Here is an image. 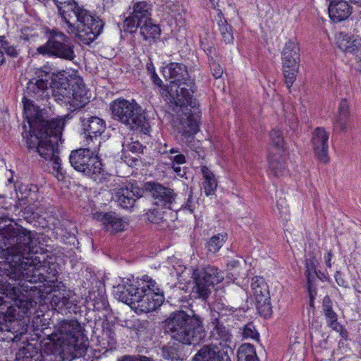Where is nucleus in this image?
I'll return each mask as SVG.
<instances>
[{
    "label": "nucleus",
    "instance_id": "32",
    "mask_svg": "<svg viewBox=\"0 0 361 361\" xmlns=\"http://www.w3.org/2000/svg\"><path fill=\"white\" fill-rule=\"evenodd\" d=\"M201 173L203 176L202 188L206 196L215 193L217 188V180L214 173L206 166H201Z\"/></svg>",
    "mask_w": 361,
    "mask_h": 361
},
{
    "label": "nucleus",
    "instance_id": "64",
    "mask_svg": "<svg viewBox=\"0 0 361 361\" xmlns=\"http://www.w3.org/2000/svg\"><path fill=\"white\" fill-rule=\"evenodd\" d=\"M146 69L149 75H152L153 73H155V68L154 66V64L152 61H149L147 63L146 65Z\"/></svg>",
    "mask_w": 361,
    "mask_h": 361
},
{
    "label": "nucleus",
    "instance_id": "21",
    "mask_svg": "<svg viewBox=\"0 0 361 361\" xmlns=\"http://www.w3.org/2000/svg\"><path fill=\"white\" fill-rule=\"evenodd\" d=\"M329 133L324 128L317 127L314 129L311 140L317 159L324 164L329 161Z\"/></svg>",
    "mask_w": 361,
    "mask_h": 361
},
{
    "label": "nucleus",
    "instance_id": "20",
    "mask_svg": "<svg viewBox=\"0 0 361 361\" xmlns=\"http://www.w3.org/2000/svg\"><path fill=\"white\" fill-rule=\"evenodd\" d=\"M46 344L44 351L39 352V348L31 343L20 348L16 353V361H59L57 356L47 349Z\"/></svg>",
    "mask_w": 361,
    "mask_h": 361
},
{
    "label": "nucleus",
    "instance_id": "9",
    "mask_svg": "<svg viewBox=\"0 0 361 361\" xmlns=\"http://www.w3.org/2000/svg\"><path fill=\"white\" fill-rule=\"evenodd\" d=\"M96 147L93 145L73 150L69 156L71 166L78 171L94 181L102 183L105 179L102 164L95 155Z\"/></svg>",
    "mask_w": 361,
    "mask_h": 361
},
{
    "label": "nucleus",
    "instance_id": "53",
    "mask_svg": "<svg viewBox=\"0 0 361 361\" xmlns=\"http://www.w3.org/2000/svg\"><path fill=\"white\" fill-rule=\"evenodd\" d=\"M286 122H287V124L291 130H295L298 127V118L295 116V114H287L286 116Z\"/></svg>",
    "mask_w": 361,
    "mask_h": 361
},
{
    "label": "nucleus",
    "instance_id": "24",
    "mask_svg": "<svg viewBox=\"0 0 361 361\" xmlns=\"http://www.w3.org/2000/svg\"><path fill=\"white\" fill-rule=\"evenodd\" d=\"M166 78L171 80V84L186 85L190 80L188 68L180 63H170L163 70Z\"/></svg>",
    "mask_w": 361,
    "mask_h": 361
},
{
    "label": "nucleus",
    "instance_id": "41",
    "mask_svg": "<svg viewBox=\"0 0 361 361\" xmlns=\"http://www.w3.org/2000/svg\"><path fill=\"white\" fill-rule=\"evenodd\" d=\"M93 295V306L94 310L100 311H108L109 308V302L106 295L102 291H99L97 296L94 293Z\"/></svg>",
    "mask_w": 361,
    "mask_h": 361
},
{
    "label": "nucleus",
    "instance_id": "55",
    "mask_svg": "<svg viewBox=\"0 0 361 361\" xmlns=\"http://www.w3.org/2000/svg\"><path fill=\"white\" fill-rule=\"evenodd\" d=\"M315 276H316V274L314 273H310V275H308L307 274H305V276L307 279V291L316 290V288L314 287Z\"/></svg>",
    "mask_w": 361,
    "mask_h": 361
},
{
    "label": "nucleus",
    "instance_id": "31",
    "mask_svg": "<svg viewBox=\"0 0 361 361\" xmlns=\"http://www.w3.org/2000/svg\"><path fill=\"white\" fill-rule=\"evenodd\" d=\"M335 41L337 47L346 53H354L360 44L359 41L344 32L336 34Z\"/></svg>",
    "mask_w": 361,
    "mask_h": 361
},
{
    "label": "nucleus",
    "instance_id": "26",
    "mask_svg": "<svg viewBox=\"0 0 361 361\" xmlns=\"http://www.w3.org/2000/svg\"><path fill=\"white\" fill-rule=\"evenodd\" d=\"M352 13V8L347 1L336 0L332 1L329 6V14L334 22H341L346 20Z\"/></svg>",
    "mask_w": 361,
    "mask_h": 361
},
{
    "label": "nucleus",
    "instance_id": "4",
    "mask_svg": "<svg viewBox=\"0 0 361 361\" xmlns=\"http://www.w3.org/2000/svg\"><path fill=\"white\" fill-rule=\"evenodd\" d=\"M15 290V286L10 285L7 281L0 279V294L13 300L6 312L0 311V339L8 342L18 341L20 337L27 331L32 305L27 296L16 298Z\"/></svg>",
    "mask_w": 361,
    "mask_h": 361
},
{
    "label": "nucleus",
    "instance_id": "19",
    "mask_svg": "<svg viewBox=\"0 0 361 361\" xmlns=\"http://www.w3.org/2000/svg\"><path fill=\"white\" fill-rule=\"evenodd\" d=\"M85 146L94 145L96 142L100 143L98 137L104 132L106 123L97 116H91L88 118H81Z\"/></svg>",
    "mask_w": 361,
    "mask_h": 361
},
{
    "label": "nucleus",
    "instance_id": "17",
    "mask_svg": "<svg viewBox=\"0 0 361 361\" xmlns=\"http://www.w3.org/2000/svg\"><path fill=\"white\" fill-rule=\"evenodd\" d=\"M174 120V126L181 134L183 140L186 143H190L195 137V135L200 130V114H177Z\"/></svg>",
    "mask_w": 361,
    "mask_h": 361
},
{
    "label": "nucleus",
    "instance_id": "42",
    "mask_svg": "<svg viewBox=\"0 0 361 361\" xmlns=\"http://www.w3.org/2000/svg\"><path fill=\"white\" fill-rule=\"evenodd\" d=\"M218 25L223 40L226 44L231 43L233 40L231 27L227 23L224 18H221L218 22Z\"/></svg>",
    "mask_w": 361,
    "mask_h": 361
},
{
    "label": "nucleus",
    "instance_id": "47",
    "mask_svg": "<svg viewBox=\"0 0 361 361\" xmlns=\"http://www.w3.org/2000/svg\"><path fill=\"white\" fill-rule=\"evenodd\" d=\"M160 209H149L145 214V218L151 223L159 224L163 219V213L159 211Z\"/></svg>",
    "mask_w": 361,
    "mask_h": 361
},
{
    "label": "nucleus",
    "instance_id": "51",
    "mask_svg": "<svg viewBox=\"0 0 361 361\" xmlns=\"http://www.w3.org/2000/svg\"><path fill=\"white\" fill-rule=\"evenodd\" d=\"M145 357L141 355H125L118 357L116 361H145Z\"/></svg>",
    "mask_w": 361,
    "mask_h": 361
},
{
    "label": "nucleus",
    "instance_id": "40",
    "mask_svg": "<svg viewBox=\"0 0 361 361\" xmlns=\"http://www.w3.org/2000/svg\"><path fill=\"white\" fill-rule=\"evenodd\" d=\"M255 302L257 311L262 317L267 318L271 315L272 307L270 302V296L262 298V300H257Z\"/></svg>",
    "mask_w": 361,
    "mask_h": 361
},
{
    "label": "nucleus",
    "instance_id": "60",
    "mask_svg": "<svg viewBox=\"0 0 361 361\" xmlns=\"http://www.w3.org/2000/svg\"><path fill=\"white\" fill-rule=\"evenodd\" d=\"M172 169L174 172L180 177H184L186 175L185 169H182L180 166L172 165Z\"/></svg>",
    "mask_w": 361,
    "mask_h": 361
},
{
    "label": "nucleus",
    "instance_id": "1",
    "mask_svg": "<svg viewBox=\"0 0 361 361\" xmlns=\"http://www.w3.org/2000/svg\"><path fill=\"white\" fill-rule=\"evenodd\" d=\"M37 233L23 228L17 223L10 224L0 230V279H5L15 286L17 298L27 296L32 305H37L34 292L41 286L28 283H44L47 276L36 269V255L42 252Z\"/></svg>",
    "mask_w": 361,
    "mask_h": 361
},
{
    "label": "nucleus",
    "instance_id": "50",
    "mask_svg": "<svg viewBox=\"0 0 361 361\" xmlns=\"http://www.w3.org/2000/svg\"><path fill=\"white\" fill-rule=\"evenodd\" d=\"M210 68L212 75L218 79L221 77L224 70L221 66L216 62L214 61L210 64Z\"/></svg>",
    "mask_w": 361,
    "mask_h": 361
},
{
    "label": "nucleus",
    "instance_id": "43",
    "mask_svg": "<svg viewBox=\"0 0 361 361\" xmlns=\"http://www.w3.org/2000/svg\"><path fill=\"white\" fill-rule=\"evenodd\" d=\"M350 126L348 114H338L334 118V130L336 132L345 131Z\"/></svg>",
    "mask_w": 361,
    "mask_h": 361
},
{
    "label": "nucleus",
    "instance_id": "56",
    "mask_svg": "<svg viewBox=\"0 0 361 361\" xmlns=\"http://www.w3.org/2000/svg\"><path fill=\"white\" fill-rule=\"evenodd\" d=\"M170 159L172 161V165H180L183 164L186 162L185 156L180 153H178L173 156H171Z\"/></svg>",
    "mask_w": 361,
    "mask_h": 361
},
{
    "label": "nucleus",
    "instance_id": "44",
    "mask_svg": "<svg viewBox=\"0 0 361 361\" xmlns=\"http://www.w3.org/2000/svg\"><path fill=\"white\" fill-rule=\"evenodd\" d=\"M241 310L240 307H238ZM238 310L237 307L227 306L222 302H216L214 305L212 311V315L214 314L216 317L221 319L224 317V311H228L229 314H233Z\"/></svg>",
    "mask_w": 361,
    "mask_h": 361
},
{
    "label": "nucleus",
    "instance_id": "15",
    "mask_svg": "<svg viewBox=\"0 0 361 361\" xmlns=\"http://www.w3.org/2000/svg\"><path fill=\"white\" fill-rule=\"evenodd\" d=\"M161 94L168 98L171 103L180 107L183 111L193 110V113H196L195 108L197 105V102L192 97L190 90L180 87L179 84H171Z\"/></svg>",
    "mask_w": 361,
    "mask_h": 361
},
{
    "label": "nucleus",
    "instance_id": "28",
    "mask_svg": "<svg viewBox=\"0 0 361 361\" xmlns=\"http://www.w3.org/2000/svg\"><path fill=\"white\" fill-rule=\"evenodd\" d=\"M269 169L271 176L279 178L284 175L286 169L283 153H275L271 149L268 157Z\"/></svg>",
    "mask_w": 361,
    "mask_h": 361
},
{
    "label": "nucleus",
    "instance_id": "33",
    "mask_svg": "<svg viewBox=\"0 0 361 361\" xmlns=\"http://www.w3.org/2000/svg\"><path fill=\"white\" fill-rule=\"evenodd\" d=\"M251 289L255 300L269 296L268 286L261 276H255L252 279Z\"/></svg>",
    "mask_w": 361,
    "mask_h": 361
},
{
    "label": "nucleus",
    "instance_id": "39",
    "mask_svg": "<svg viewBox=\"0 0 361 361\" xmlns=\"http://www.w3.org/2000/svg\"><path fill=\"white\" fill-rule=\"evenodd\" d=\"M185 195L187 196V197H185L183 201H180V198L178 197L177 211L183 210L188 212L190 214H192L195 211L197 202L193 198L192 189L187 190Z\"/></svg>",
    "mask_w": 361,
    "mask_h": 361
},
{
    "label": "nucleus",
    "instance_id": "7",
    "mask_svg": "<svg viewBox=\"0 0 361 361\" xmlns=\"http://www.w3.org/2000/svg\"><path fill=\"white\" fill-rule=\"evenodd\" d=\"M58 11L67 26V32L73 35L75 40L82 44H90L102 32L104 25L102 20L79 6L74 0H66Z\"/></svg>",
    "mask_w": 361,
    "mask_h": 361
},
{
    "label": "nucleus",
    "instance_id": "13",
    "mask_svg": "<svg viewBox=\"0 0 361 361\" xmlns=\"http://www.w3.org/2000/svg\"><path fill=\"white\" fill-rule=\"evenodd\" d=\"M145 188L153 205L161 209L177 211L178 195L173 188L158 182H147Z\"/></svg>",
    "mask_w": 361,
    "mask_h": 361
},
{
    "label": "nucleus",
    "instance_id": "45",
    "mask_svg": "<svg viewBox=\"0 0 361 361\" xmlns=\"http://www.w3.org/2000/svg\"><path fill=\"white\" fill-rule=\"evenodd\" d=\"M242 334L244 338H251L256 341H259V334L252 322L248 323L243 327Z\"/></svg>",
    "mask_w": 361,
    "mask_h": 361
},
{
    "label": "nucleus",
    "instance_id": "29",
    "mask_svg": "<svg viewBox=\"0 0 361 361\" xmlns=\"http://www.w3.org/2000/svg\"><path fill=\"white\" fill-rule=\"evenodd\" d=\"M208 328H211V337L214 340H221L222 341H228L231 339V334L229 329L221 321V319L216 317L214 314L212 315L210 323Z\"/></svg>",
    "mask_w": 361,
    "mask_h": 361
},
{
    "label": "nucleus",
    "instance_id": "25",
    "mask_svg": "<svg viewBox=\"0 0 361 361\" xmlns=\"http://www.w3.org/2000/svg\"><path fill=\"white\" fill-rule=\"evenodd\" d=\"M192 361H231L228 354L216 345H203L192 357Z\"/></svg>",
    "mask_w": 361,
    "mask_h": 361
},
{
    "label": "nucleus",
    "instance_id": "27",
    "mask_svg": "<svg viewBox=\"0 0 361 361\" xmlns=\"http://www.w3.org/2000/svg\"><path fill=\"white\" fill-rule=\"evenodd\" d=\"M96 218L102 221L107 231L117 233L124 230L125 221L114 212L99 213Z\"/></svg>",
    "mask_w": 361,
    "mask_h": 361
},
{
    "label": "nucleus",
    "instance_id": "12",
    "mask_svg": "<svg viewBox=\"0 0 361 361\" xmlns=\"http://www.w3.org/2000/svg\"><path fill=\"white\" fill-rule=\"evenodd\" d=\"M192 278L194 281L192 294L195 298L206 300L214 286L224 279V275L217 267L208 265L193 269Z\"/></svg>",
    "mask_w": 361,
    "mask_h": 361
},
{
    "label": "nucleus",
    "instance_id": "49",
    "mask_svg": "<svg viewBox=\"0 0 361 361\" xmlns=\"http://www.w3.org/2000/svg\"><path fill=\"white\" fill-rule=\"evenodd\" d=\"M126 148L128 151L137 154H142L143 149L145 148L140 142L138 141H133L129 145L126 146Z\"/></svg>",
    "mask_w": 361,
    "mask_h": 361
},
{
    "label": "nucleus",
    "instance_id": "16",
    "mask_svg": "<svg viewBox=\"0 0 361 361\" xmlns=\"http://www.w3.org/2000/svg\"><path fill=\"white\" fill-rule=\"evenodd\" d=\"M142 196V190L137 183H126L114 189V197L118 204L131 211L136 202Z\"/></svg>",
    "mask_w": 361,
    "mask_h": 361
},
{
    "label": "nucleus",
    "instance_id": "52",
    "mask_svg": "<svg viewBox=\"0 0 361 361\" xmlns=\"http://www.w3.org/2000/svg\"><path fill=\"white\" fill-rule=\"evenodd\" d=\"M122 159L126 164H128L130 167H134L138 165L140 162V158L137 154L135 157H131L130 155L125 154L123 155Z\"/></svg>",
    "mask_w": 361,
    "mask_h": 361
},
{
    "label": "nucleus",
    "instance_id": "38",
    "mask_svg": "<svg viewBox=\"0 0 361 361\" xmlns=\"http://www.w3.org/2000/svg\"><path fill=\"white\" fill-rule=\"evenodd\" d=\"M322 309L326 317V324H334V322L338 320V315L333 310L332 301L329 295H326L323 299Z\"/></svg>",
    "mask_w": 361,
    "mask_h": 361
},
{
    "label": "nucleus",
    "instance_id": "23",
    "mask_svg": "<svg viewBox=\"0 0 361 361\" xmlns=\"http://www.w3.org/2000/svg\"><path fill=\"white\" fill-rule=\"evenodd\" d=\"M113 118L125 124L130 130H137L147 134L150 126L145 114H112Z\"/></svg>",
    "mask_w": 361,
    "mask_h": 361
},
{
    "label": "nucleus",
    "instance_id": "3",
    "mask_svg": "<svg viewBox=\"0 0 361 361\" xmlns=\"http://www.w3.org/2000/svg\"><path fill=\"white\" fill-rule=\"evenodd\" d=\"M165 330L171 338L178 342H169L161 348V355L172 361H183L186 357L184 345H190L202 340L206 332L203 318L189 311L173 312L165 321Z\"/></svg>",
    "mask_w": 361,
    "mask_h": 361
},
{
    "label": "nucleus",
    "instance_id": "46",
    "mask_svg": "<svg viewBox=\"0 0 361 361\" xmlns=\"http://www.w3.org/2000/svg\"><path fill=\"white\" fill-rule=\"evenodd\" d=\"M318 264L317 259L314 256L310 257L305 260V273L308 275L310 274V273H314L316 274V276L318 278H320L319 274H321V271H317V265Z\"/></svg>",
    "mask_w": 361,
    "mask_h": 361
},
{
    "label": "nucleus",
    "instance_id": "35",
    "mask_svg": "<svg viewBox=\"0 0 361 361\" xmlns=\"http://www.w3.org/2000/svg\"><path fill=\"white\" fill-rule=\"evenodd\" d=\"M270 147L269 153L272 149L275 153L284 152V139L283 133L279 129H273L269 134Z\"/></svg>",
    "mask_w": 361,
    "mask_h": 361
},
{
    "label": "nucleus",
    "instance_id": "58",
    "mask_svg": "<svg viewBox=\"0 0 361 361\" xmlns=\"http://www.w3.org/2000/svg\"><path fill=\"white\" fill-rule=\"evenodd\" d=\"M150 78L152 80L153 83L161 88V90L163 92V90L165 89L164 88L162 85V80L159 78V77L157 75V74L153 73L152 75H150Z\"/></svg>",
    "mask_w": 361,
    "mask_h": 361
},
{
    "label": "nucleus",
    "instance_id": "36",
    "mask_svg": "<svg viewBox=\"0 0 361 361\" xmlns=\"http://www.w3.org/2000/svg\"><path fill=\"white\" fill-rule=\"evenodd\" d=\"M238 361H259L255 347L250 343L241 345L238 350Z\"/></svg>",
    "mask_w": 361,
    "mask_h": 361
},
{
    "label": "nucleus",
    "instance_id": "59",
    "mask_svg": "<svg viewBox=\"0 0 361 361\" xmlns=\"http://www.w3.org/2000/svg\"><path fill=\"white\" fill-rule=\"evenodd\" d=\"M25 188L24 190L25 191H27L28 193L27 195L25 196V197H27V196L30 195L32 192L35 193L38 191V188L36 185L30 184L23 186Z\"/></svg>",
    "mask_w": 361,
    "mask_h": 361
},
{
    "label": "nucleus",
    "instance_id": "6",
    "mask_svg": "<svg viewBox=\"0 0 361 361\" xmlns=\"http://www.w3.org/2000/svg\"><path fill=\"white\" fill-rule=\"evenodd\" d=\"M48 336V350L57 356L59 361H72L86 354L88 340L81 333V326L77 320H63L55 326Z\"/></svg>",
    "mask_w": 361,
    "mask_h": 361
},
{
    "label": "nucleus",
    "instance_id": "48",
    "mask_svg": "<svg viewBox=\"0 0 361 361\" xmlns=\"http://www.w3.org/2000/svg\"><path fill=\"white\" fill-rule=\"evenodd\" d=\"M5 36H0V43L1 48L5 51L6 54L11 57H17L18 52L16 48L11 45L10 43L5 39Z\"/></svg>",
    "mask_w": 361,
    "mask_h": 361
},
{
    "label": "nucleus",
    "instance_id": "57",
    "mask_svg": "<svg viewBox=\"0 0 361 361\" xmlns=\"http://www.w3.org/2000/svg\"><path fill=\"white\" fill-rule=\"evenodd\" d=\"M338 113H346L349 111L348 102L346 99H342L338 107Z\"/></svg>",
    "mask_w": 361,
    "mask_h": 361
},
{
    "label": "nucleus",
    "instance_id": "22",
    "mask_svg": "<svg viewBox=\"0 0 361 361\" xmlns=\"http://www.w3.org/2000/svg\"><path fill=\"white\" fill-rule=\"evenodd\" d=\"M50 304L55 311L63 315L68 314L76 315L80 313V306L78 305L76 300H71L60 292L53 295Z\"/></svg>",
    "mask_w": 361,
    "mask_h": 361
},
{
    "label": "nucleus",
    "instance_id": "8",
    "mask_svg": "<svg viewBox=\"0 0 361 361\" xmlns=\"http://www.w3.org/2000/svg\"><path fill=\"white\" fill-rule=\"evenodd\" d=\"M49 87L56 102H61L71 112L79 110L90 102L83 80L77 75H69L66 71L53 72L50 66Z\"/></svg>",
    "mask_w": 361,
    "mask_h": 361
},
{
    "label": "nucleus",
    "instance_id": "30",
    "mask_svg": "<svg viewBox=\"0 0 361 361\" xmlns=\"http://www.w3.org/2000/svg\"><path fill=\"white\" fill-rule=\"evenodd\" d=\"M110 109L111 113H137L142 111V107L134 99L118 98L111 102Z\"/></svg>",
    "mask_w": 361,
    "mask_h": 361
},
{
    "label": "nucleus",
    "instance_id": "34",
    "mask_svg": "<svg viewBox=\"0 0 361 361\" xmlns=\"http://www.w3.org/2000/svg\"><path fill=\"white\" fill-rule=\"evenodd\" d=\"M138 27H140V35L145 41H154L160 35L161 30L159 27L152 24L151 20L148 23H142Z\"/></svg>",
    "mask_w": 361,
    "mask_h": 361
},
{
    "label": "nucleus",
    "instance_id": "18",
    "mask_svg": "<svg viewBox=\"0 0 361 361\" xmlns=\"http://www.w3.org/2000/svg\"><path fill=\"white\" fill-rule=\"evenodd\" d=\"M151 5L146 1L136 2L133 6V11L131 16L124 20L125 30L133 33L135 32L139 25L142 23H148L151 20Z\"/></svg>",
    "mask_w": 361,
    "mask_h": 361
},
{
    "label": "nucleus",
    "instance_id": "37",
    "mask_svg": "<svg viewBox=\"0 0 361 361\" xmlns=\"http://www.w3.org/2000/svg\"><path fill=\"white\" fill-rule=\"evenodd\" d=\"M227 238L228 235L226 233H218L211 237L206 243L208 252L213 254L217 252L226 243Z\"/></svg>",
    "mask_w": 361,
    "mask_h": 361
},
{
    "label": "nucleus",
    "instance_id": "14",
    "mask_svg": "<svg viewBox=\"0 0 361 361\" xmlns=\"http://www.w3.org/2000/svg\"><path fill=\"white\" fill-rule=\"evenodd\" d=\"M281 59L285 83L290 89L295 80L300 63V49L297 42L289 40L285 44Z\"/></svg>",
    "mask_w": 361,
    "mask_h": 361
},
{
    "label": "nucleus",
    "instance_id": "61",
    "mask_svg": "<svg viewBox=\"0 0 361 361\" xmlns=\"http://www.w3.org/2000/svg\"><path fill=\"white\" fill-rule=\"evenodd\" d=\"M333 257V253L331 250L328 251L327 255L324 257L325 264L326 267L331 268L332 266L331 260Z\"/></svg>",
    "mask_w": 361,
    "mask_h": 361
},
{
    "label": "nucleus",
    "instance_id": "63",
    "mask_svg": "<svg viewBox=\"0 0 361 361\" xmlns=\"http://www.w3.org/2000/svg\"><path fill=\"white\" fill-rule=\"evenodd\" d=\"M327 326L332 329L334 331L338 332L341 331V329L344 328L343 325H341L339 322H338V320H336L335 322H334V324H327Z\"/></svg>",
    "mask_w": 361,
    "mask_h": 361
},
{
    "label": "nucleus",
    "instance_id": "62",
    "mask_svg": "<svg viewBox=\"0 0 361 361\" xmlns=\"http://www.w3.org/2000/svg\"><path fill=\"white\" fill-rule=\"evenodd\" d=\"M13 303V300H11L10 302L4 301L3 298L0 297V311H4L5 309L7 310V307L10 306V305Z\"/></svg>",
    "mask_w": 361,
    "mask_h": 361
},
{
    "label": "nucleus",
    "instance_id": "2",
    "mask_svg": "<svg viewBox=\"0 0 361 361\" xmlns=\"http://www.w3.org/2000/svg\"><path fill=\"white\" fill-rule=\"evenodd\" d=\"M71 114L64 118L49 119L44 114H24L22 136L29 151L37 152L45 160L51 161L52 173L59 181L65 179L59 156L58 142L65 125V120L70 119Z\"/></svg>",
    "mask_w": 361,
    "mask_h": 361
},
{
    "label": "nucleus",
    "instance_id": "5",
    "mask_svg": "<svg viewBox=\"0 0 361 361\" xmlns=\"http://www.w3.org/2000/svg\"><path fill=\"white\" fill-rule=\"evenodd\" d=\"M114 293L119 300L142 312L155 311L164 301L162 289L147 275L141 279H123L121 283L114 286Z\"/></svg>",
    "mask_w": 361,
    "mask_h": 361
},
{
    "label": "nucleus",
    "instance_id": "54",
    "mask_svg": "<svg viewBox=\"0 0 361 361\" xmlns=\"http://www.w3.org/2000/svg\"><path fill=\"white\" fill-rule=\"evenodd\" d=\"M335 280L339 286L348 288L349 285L346 280L344 279L343 274L340 271H336L334 275Z\"/></svg>",
    "mask_w": 361,
    "mask_h": 361
},
{
    "label": "nucleus",
    "instance_id": "11",
    "mask_svg": "<svg viewBox=\"0 0 361 361\" xmlns=\"http://www.w3.org/2000/svg\"><path fill=\"white\" fill-rule=\"evenodd\" d=\"M47 42L37 49L39 54L66 61L75 58L74 45L63 32L52 29L47 32Z\"/></svg>",
    "mask_w": 361,
    "mask_h": 361
},
{
    "label": "nucleus",
    "instance_id": "10",
    "mask_svg": "<svg viewBox=\"0 0 361 361\" xmlns=\"http://www.w3.org/2000/svg\"><path fill=\"white\" fill-rule=\"evenodd\" d=\"M33 74V77L27 83L25 95L23 99L24 113H41L39 106L27 97L44 99L49 97L50 66L44 65L41 68H35Z\"/></svg>",
    "mask_w": 361,
    "mask_h": 361
}]
</instances>
